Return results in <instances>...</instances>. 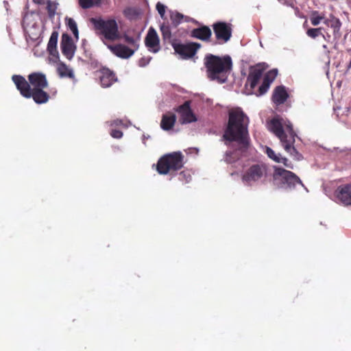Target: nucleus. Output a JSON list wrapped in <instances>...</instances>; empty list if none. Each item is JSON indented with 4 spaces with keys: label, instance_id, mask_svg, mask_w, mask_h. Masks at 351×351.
I'll return each mask as SVG.
<instances>
[{
    "label": "nucleus",
    "instance_id": "obj_1",
    "mask_svg": "<svg viewBox=\"0 0 351 351\" xmlns=\"http://www.w3.org/2000/svg\"><path fill=\"white\" fill-rule=\"evenodd\" d=\"M12 80L20 94L26 99L32 98L38 105L47 104L57 94L56 88L45 90L49 86L47 76L41 72H33L27 75V80L20 75H14Z\"/></svg>",
    "mask_w": 351,
    "mask_h": 351
},
{
    "label": "nucleus",
    "instance_id": "obj_2",
    "mask_svg": "<svg viewBox=\"0 0 351 351\" xmlns=\"http://www.w3.org/2000/svg\"><path fill=\"white\" fill-rule=\"evenodd\" d=\"M249 122V118L241 108L230 110L223 138L230 142H237L241 148L247 149L250 145Z\"/></svg>",
    "mask_w": 351,
    "mask_h": 351
},
{
    "label": "nucleus",
    "instance_id": "obj_3",
    "mask_svg": "<svg viewBox=\"0 0 351 351\" xmlns=\"http://www.w3.org/2000/svg\"><path fill=\"white\" fill-rule=\"evenodd\" d=\"M268 129L280 139L285 151L293 159L300 160L303 158L302 155L297 151L293 145L297 135L289 121L280 117H274L268 122Z\"/></svg>",
    "mask_w": 351,
    "mask_h": 351
},
{
    "label": "nucleus",
    "instance_id": "obj_4",
    "mask_svg": "<svg viewBox=\"0 0 351 351\" xmlns=\"http://www.w3.org/2000/svg\"><path fill=\"white\" fill-rule=\"evenodd\" d=\"M204 64L206 69L207 76L219 83L227 81L228 75L232 68V61L228 55L220 57L208 53L204 58Z\"/></svg>",
    "mask_w": 351,
    "mask_h": 351
},
{
    "label": "nucleus",
    "instance_id": "obj_5",
    "mask_svg": "<svg viewBox=\"0 0 351 351\" xmlns=\"http://www.w3.org/2000/svg\"><path fill=\"white\" fill-rule=\"evenodd\" d=\"M183 165V154L180 152H174L159 158L156 165V170L159 174L166 175L180 170Z\"/></svg>",
    "mask_w": 351,
    "mask_h": 351
},
{
    "label": "nucleus",
    "instance_id": "obj_6",
    "mask_svg": "<svg viewBox=\"0 0 351 351\" xmlns=\"http://www.w3.org/2000/svg\"><path fill=\"white\" fill-rule=\"evenodd\" d=\"M273 182L280 189H293L296 185L303 184L294 173L283 168H276L273 174Z\"/></svg>",
    "mask_w": 351,
    "mask_h": 351
},
{
    "label": "nucleus",
    "instance_id": "obj_7",
    "mask_svg": "<svg viewBox=\"0 0 351 351\" xmlns=\"http://www.w3.org/2000/svg\"><path fill=\"white\" fill-rule=\"evenodd\" d=\"M95 27L101 32L104 38L109 40H115L119 38L118 25L114 19L103 20L92 19Z\"/></svg>",
    "mask_w": 351,
    "mask_h": 351
},
{
    "label": "nucleus",
    "instance_id": "obj_8",
    "mask_svg": "<svg viewBox=\"0 0 351 351\" xmlns=\"http://www.w3.org/2000/svg\"><path fill=\"white\" fill-rule=\"evenodd\" d=\"M267 169L263 163L252 165L242 176V180L250 185L258 182L267 177Z\"/></svg>",
    "mask_w": 351,
    "mask_h": 351
},
{
    "label": "nucleus",
    "instance_id": "obj_9",
    "mask_svg": "<svg viewBox=\"0 0 351 351\" xmlns=\"http://www.w3.org/2000/svg\"><path fill=\"white\" fill-rule=\"evenodd\" d=\"M213 29L216 38L213 45L224 44L232 37V25L230 23L219 21L213 25Z\"/></svg>",
    "mask_w": 351,
    "mask_h": 351
},
{
    "label": "nucleus",
    "instance_id": "obj_10",
    "mask_svg": "<svg viewBox=\"0 0 351 351\" xmlns=\"http://www.w3.org/2000/svg\"><path fill=\"white\" fill-rule=\"evenodd\" d=\"M171 45L175 51L183 59L193 58L201 47V44L195 42L186 44L171 43Z\"/></svg>",
    "mask_w": 351,
    "mask_h": 351
},
{
    "label": "nucleus",
    "instance_id": "obj_11",
    "mask_svg": "<svg viewBox=\"0 0 351 351\" xmlns=\"http://www.w3.org/2000/svg\"><path fill=\"white\" fill-rule=\"evenodd\" d=\"M265 69L261 64H256L255 66L251 67L249 75L247 77L245 87L250 93L254 92V88L260 82L263 76Z\"/></svg>",
    "mask_w": 351,
    "mask_h": 351
},
{
    "label": "nucleus",
    "instance_id": "obj_12",
    "mask_svg": "<svg viewBox=\"0 0 351 351\" xmlns=\"http://www.w3.org/2000/svg\"><path fill=\"white\" fill-rule=\"evenodd\" d=\"M180 115V121L182 124L197 121V117L191 108V101H186L183 104L174 108Z\"/></svg>",
    "mask_w": 351,
    "mask_h": 351
},
{
    "label": "nucleus",
    "instance_id": "obj_13",
    "mask_svg": "<svg viewBox=\"0 0 351 351\" xmlns=\"http://www.w3.org/2000/svg\"><path fill=\"white\" fill-rule=\"evenodd\" d=\"M60 47L62 54L68 60H71L75 53V46L73 43V39L69 35L66 34H62Z\"/></svg>",
    "mask_w": 351,
    "mask_h": 351
},
{
    "label": "nucleus",
    "instance_id": "obj_14",
    "mask_svg": "<svg viewBox=\"0 0 351 351\" xmlns=\"http://www.w3.org/2000/svg\"><path fill=\"white\" fill-rule=\"evenodd\" d=\"M278 75V70L276 69H271L267 72L263 77V80L261 85L259 86L258 90L255 94L257 96H261L266 93L273 81L276 79Z\"/></svg>",
    "mask_w": 351,
    "mask_h": 351
},
{
    "label": "nucleus",
    "instance_id": "obj_15",
    "mask_svg": "<svg viewBox=\"0 0 351 351\" xmlns=\"http://www.w3.org/2000/svg\"><path fill=\"white\" fill-rule=\"evenodd\" d=\"M159 38L157 32L153 27H150L145 39V44L149 49L153 52H157L160 49Z\"/></svg>",
    "mask_w": 351,
    "mask_h": 351
},
{
    "label": "nucleus",
    "instance_id": "obj_16",
    "mask_svg": "<svg viewBox=\"0 0 351 351\" xmlns=\"http://www.w3.org/2000/svg\"><path fill=\"white\" fill-rule=\"evenodd\" d=\"M337 197L345 205H351V182L339 186L337 189Z\"/></svg>",
    "mask_w": 351,
    "mask_h": 351
},
{
    "label": "nucleus",
    "instance_id": "obj_17",
    "mask_svg": "<svg viewBox=\"0 0 351 351\" xmlns=\"http://www.w3.org/2000/svg\"><path fill=\"white\" fill-rule=\"evenodd\" d=\"M108 47L114 55L123 59L131 57L135 51L122 44L108 45Z\"/></svg>",
    "mask_w": 351,
    "mask_h": 351
},
{
    "label": "nucleus",
    "instance_id": "obj_18",
    "mask_svg": "<svg viewBox=\"0 0 351 351\" xmlns=\"http://www.w3.org/2000/svg\"><path fill=\"white\" fill-rule=\"evenodd\" d=\"M191 36L202 41L209 42L212 36V32L209 27L203 25L193 29L191 32Z\"/></svg>",
    "mask_w": 351,
    "mask_h": 351
},
{
    "label": "nucleus",
    "instance_id": "obj_19",
    "mask_svg": "<svg viewBox=\"0 0 351 351\" xmlns=\"http://www.w3.org/2000/svg\"><path fill=\"white\" fill-rule=\"evenodd\" d=\"M99 77L100 80L101 85L105 88L110 86L114 82L117 81L115 74L109 69L106 68L100 70Z\"/></svg>",
    "mask_w": 351,
    "mask_h": 351
},
{
    "label": "nucleus",
    "instance_id": "obj_20",
    "mask_svg": "<svg viewBox=\"0 0 351 351\" xmlns=\"http://www.w3.org/2000/svg\"><path fill=\"white\" fill-rule=\"evenodd\" d=\"M58 38V33L53 32L47 44V51L49 55L53 57L52 60L53 62H56L59 59V53L57 50Z\"/></svg>",
    "mask_w": 351,
    "mask_h": 351
},
{
    "label": "nucleus",
    "instance_id": "obj_21",
    "mask_svg": "<svg viewBox=\"0 0 351 351\" xmlns=\"http://www.w3.org/2000/svg\"><path fill=\"white\" fill-rule=\"evenodd\" d=\"M289 95L283 86H277L272 95V101L276 105L284 104L287 99Z\"/></svg>",
    "mask_w": 351,
    "mask_h": 351
},
{
    "label": "nucleus",
    "instance_id": "obj_22",
    "mask_svg": "<svg viewBox=\"0 0 351 351\" xmlns=\"http://www.w3.org/2000/svg\"><path fill=\"white\" fill-rule=\"evenodd\" d=\"M324 24L330 27L333 30V36L335 38H339L341 36L340 29L341 27V22L338 18L331 15L329 19H325Z\"/></svg>",
    "mask_w": 351,
    "mask_h": 351
},
{
    "label": "nucleus",
    "instance_id": "obj_23",
    "mask_svg": "<svg viewBox=\"0 0 351 351\" xmlns=\"http://www.w3.org/2000/svg\"><path fill=\"white\" fill-rule=\"evenodd\" d=\"M176 121V116L173 112H169L162 117L160 127L164 130H169L173 128Z\"/></svg>",
    "mask_w": 351,
    "mask_h": 351
},
{
    "label": "nucleus",
    "instance_id": "obj_24",
    "mask_svg": "<svg viewBox=\"0 0 351 351\" xmlns=\"http://www.w3.org/2000/svg\"><path fill=\"white\" fill-rule=\"evenodd\" d=\"M57 72L61 77L74 78L73 71L64 62H60L57 66Z\"/></svg>",
    "mask_w": 351,
    "mask_h": 351
},
{
    "label": "nucleus",
    "instance_id": "obj_25",
    "mask_svg": "<svg viewBox=\"0 0 351 351\" xmlns=\"http://www.w3.org/2000/svg\"><path fill=\"white\" fill-rule=\"evenodd\" d=\"M266 154L268 157L276 162H282L286 167L292 168V167L287 164L288 159L286 158L280 157V154H276L275 152L270 147H267Z\"/></svg>",
    "mask_w": 351,
    "mask_h": 351
},
{
    "label": "nucleus",
    "instance_id": "obj_26",
    "mask_svg": "<svg viewBox=\"0 0 351 351\" xmlns=\"http://www.w3.org/2000/svg\"><path fill=\"white\" fill-rule=\"evenodd\" d=\"M184 19H185V21H189L188 16H185L178 12H171L170 14L171 25L174 27H177L182 22Z\"/></svg>",
    "mask_w": 351,
    "mask_h": 351
},
{
    "label": "nucleus",
    "instance_id": "obj_27",
    "mask_svg": "<svg viewBox=\"0 0 351 351\" xmlns=\"http://www.w3.org/2000/svg\"><path fill=\"white\" fill-rule=\"evenodd\" d=\"M160 29L161 32L162 39L165 42H171V30L169 24L162 23Z\"/></svg>",
    "mask_w": 351,
    "mask_h": 351
},
{
    "label": "nucleus",
    "instance_id": "obj_28",
    "mask_svg": "<svg viewBox=\"0 0 351 351\" xmlns=\"http://www.w3.org/2000/svg\"><path fill=\"white\" fill-rule=\"evenodd\" d=\"M65 21H66V24L67 27L73 32L75 38L76 39H78V38H79V32H78L77 24H76L75 21H74V19H73L71 18L66 17L65 19Z\"/></svg>",
    "mask_w": 351,
    "mask_h": 351
},
{
    "label": "nucleus",
    "instance_id": "obj_29",
    "mask_svg": "<svg viewBox=\"0 0 351 351\" xmlns=\"http://www.w3.org/2000/svg\"><path fill=\"white\" fill-rule=\"evenodd\" d=\"M101 0H79L80 5L84 9H88L98 5Z\"/></svg>",
    "mask_w": 351,
    "mask_h": 351
},
{
    "label": "nucleus",
    "instance_id": "obj_30",
    "mask_svg": "<svg viewBox=\"0 0 351 351\" xmlns=\"http://www.w3.org/2000/svg\"><path fill=\"white\" fill-rule=\"evenodd\" d=\"M47 3V10L49 17L54 16L56 14V11L57 10L58 4L56 2L51 1V0H47L46 1Z\"/></svg>",
    "mask_w": 351,
    "mask_h": 351
},
{
    "label": "nucleus",
    "instance_id": "obj_31",
    "mask_svg": "<svg viewBox=\"0 0 351 351\" xmlns=\"http://www.w3.org/2000/svg\"><path fill=\"white\" fill-rule=\"evenodd\" d=\"M324 19V15L320 16L318 11H313L311 15V23L313 26L318 25L321 21Z\"/></svg>",
    "mask_w": 351,
    "mask_h": 351
},
{
    "label": "nucleus",
    "instance_id": "obj_32",
    "mask_svg": "<svg viewBox=\"0 0 351 351\" xmlns=\"http://www.w3.org/2000/svg\"><path fill=\"white\" fill-rule=\"evenodd\" d=\"M322 27L319 28H310L306 31V34L308 37L315 39L319 36H322L325 38V36L322 32Z\"/></svg>",
    "mask_w": 351,
    "mask_h": 351
},
{
    "label": "nucleus",
    "instance_id": "obj_33",
    "mask_svg": "<svg viewBox=\"0 0 351 351\" xmlns=\"http://www.w3.org/2000/svg\"><path fill=\"white\" fill-rule=\"evenodd\" d=\"M239 160V156L235 152H227L224 160L229 164L234 163Z\"/></svg>",
    "mask_w": 351,
    "mask_h": 351
},
{
    "label": "nucleus",
    "instance_id": "obj_34",
    "mask_svg": "<svg viewBox=\"0 0 351 351\" xmlns=\"http://www.w3.org/2000/svg\"><path fill=\"white\" fill-rule=\"evenodd\" d=\"M179 180L185 183H188L191 180V176L188 171H182L179 174Z\"/></svg>",
    "mask_w": 351,
    "mask_h": 351
},
{
    "label": "nucleus",
    "instance_id": "obj_35",
    "mask_svg": "<svg viewBox=\"0 0 351 351\" xmlns=\"http://www.w3.org/2000/svg\"><path fill=\"white\" fill-rule=\"evenodd\" d=\"M124 40L127 43L135 47V50L138 48V45L136 44V41L133 37L125 35Z\"/></svg>",
    "mask_w": 351,
    "mask_h": 351
},
{
    "label": "nucleus",
    "instance_id": "obj_36",
    "mask_svg": "<svg viewBox=\"0 0 351 351\" xmlns=\"http://www.w3.org/2000/svg\"><path fill=\"white\" fill-rule=\"evenodd\" d=\"M156 10L158 12L159 14L161 16V17H163L165 13V6L158 2L156 4Z\"/></svg>",
    "mask_w": 351,
    "mask_h": 351
},
{
    "label": "nucleus",
    "instance_id": "obj_37",
    "mask_svg": "<svg viewBox=\"0 0 351 351\" xmlns=\"http://www.w3.org/2000/svg\"><path fill=\"white\" fill-rule=\"evenodd\" d=\"M110 135L114 138H121L123 136V132L119 130H112Z\"/></svg>",
    "mask_w": 351,
    "mask_h": 351
},
{
    "label": "nucleus",
    "instance_id": "obj_38",
    "mask_svg": "<svg viewBox=\"0 0 351 351\" xmlns=\"http://www.w3.org/2000/svg\"><path fill=\"white\" fill-rule=\"evenodd\" d=\"M34 3L38 4V5H43L45 3V0H33Z\"/></svg>",
    "mask_w": 351,
    "mask_h": 351
},
{
    "label": "nucleus",
    "instance_id": "obj_39",
    "mask_svg": "<svg viewBox=\"0 0 351 351\" xmlns=\"http://www.w3.org/2000/svg\"><path fill=\"white\" fill-rule=\"evenodd\" d=\"M351 69V60L350 61L348 66H347V71H349Z\"/></svg>",
    "mask_w": 351,
    "mask_h": 351
},
{
    "label": "nucleus",
    "instance_id": "obj_40",
    "mask_svg": "<svg viewBox=\"0 0 351 351\" xmlns=\"http://www.w3.org/2000/svg\"><path fill=\"white\" fill-rule=\"evenodd\" d=\"M323 48H324V49H325L326 50H327V49H328V47H327V46H326V45H323Z\"/></svg>",
    "mask_w": 351,
    "mask_h": 351
},
{
    "label": "nucleus",
    "instance_id": "obj_41",
    "mask_svg": "<svg viewBox=\"0 0 351 351\" xmlns=\"http://www.w3.org/2000/svg\"><path fill=\"white\" fill-rule=\"evenodd\" d=\"M349 52H351V49L348 50Z\"/></svg>",
    "mask_w": 351,
    "mask_h": 351
}]
</instances>
